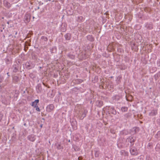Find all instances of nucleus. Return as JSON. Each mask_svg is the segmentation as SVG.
<instances>
[{
    "label": "nucleus",
    "instance_id": "2",
    "mask_svg": "<svg viewBox=\"0 0 160 160\" xmlns=\"http://www.w3.org/2000/svg\"><path fill=\"white\" fill-rule=\"evenodd\" d=\"M50 1H51L52 2H54V0H46V2L47 3L49 2Z\"/></svg>",
    "mask_w": 160,
    "mask_h": 160
},
{
    "label": "nucleus",
    "instance_id": "1",
    "mask_svg": "<svg viewBox=\"0 0 160 160\" xmlns=\"http://www.w3.org/2000/svg\"><path fill=\"white\" fill-rule=\"evenodd\" d=\"M39 102V100L38 99H37L35 100V101L34 102H33L32 104V106H34L35 107H36V105L37 104V103Z\"/></svg>",
    "mask_w": 160,
    "mask_h": 160
},
{
    "label": "nucleus",
    "instance_id": "3",
    "mask_svg": "<svg viewBox=\"0 0 160 160\" xmlns=\"http://www.w3.org/2000/svg\"><path fill=\"white\" fill-rule=\"evenodd\" d=\"M36 110L38 111H40V109H39V108L38 107H37L36 108Z\"/></svg>",
    "mask_w": 160,
    "mask_h": 160
},
{
    "label": "nucleus",
    "instance_id": "4",
    "mask_svg": "<svg viewBox=\"0 0 160 160\" xmlns=\"http://www.w3.org/2000/svg\"><path fill=\"white\" fill-rule=\"evenodd\" d=\"M42 125H41V127L42 128Z\"/></svg>",
    "mask_w": 160,
    "mask_h": 160
}]
</instances>
